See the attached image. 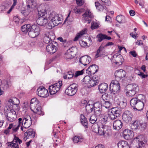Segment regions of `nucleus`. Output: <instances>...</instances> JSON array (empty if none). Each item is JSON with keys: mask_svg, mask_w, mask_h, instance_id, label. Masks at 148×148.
Segmentation results:
<instances>
[{"mask_svg": "<svg viewBox=\"0 0 148 148\" xmlns=\"http://www.w3.org/2000/svg\"><path fill=\"white\" fill-rule=\"evenodd\" d=\"M82 19L86 22H87L88 24H89L90 23L92 19L94 17L92 14L89 10H87L82 15Z\"/></svg>", "mask_w": 148, "mask_h": 148, "instance_id": "obj_13", "label": "nucleus"}, {"mask_svg": "<svg viewBox=\"0 0 148 148\" xmlns=\"http://www.w3.org/2000/svg\"><path fill=\"white\" fill-rule=\"evenodd\" d=\"M55 38L54 35L51 36V35H47L45 36L43 38L44 42L46 44L49 43L50 41L53 40Z\"/></svg>", "mask_w": 148, "mask_h": 148, "instance_id": "obj_36", "label": "nucleus"}, {"mask_svg": "<svg viewBox=\"0 0 148 148\" xmlns=\"http://www.w3.org/2000/svg\"><path fill=\"white\" fill-rule=\"evenodd\" d=\"M94 105L90 104L88 103L86 106V109L87 112L89 113L91 112L93 110Z\"/></svg>", "mask_w": 148, "mask_h": 148, "instance_id": "obj_42", "label": "nucleus"}, {"mask_svg": "<svg viewBox=\"0 0 148 148\" xmlns=\"http://www.w3.org/2000/svg\"><path fill=\"white\" fill-rule=\"evenodd\" d=\"M99 130L97 133L99 135L107 136L110 134V130L108 129V127L106 126L100 127Z\"/></svg>", "mask_w": 148, "mask_h": 148, "instance_id": "obj_16", "label": "nucleus"}, {"mask_svg": "<svg viewBox=\"0 0 148 148\" xmlns=\"http://www.w3.org/2000/svg\"><path fill=\"white\" fill-rule=\"evenodd\" d=\"M80 121L82 125L86 128L88 127V122L84 115L81 114L80 116Z\"/></svg>", "mask_w": 148, "mask_h": 148, "instance_id": "obj_30", "label": "nucleus"}, {"mask_svg": "<svg viewBox=\"0 0 148 148\" xmlns=\"http://www.w3.org/2000/svg\"><path fill=\"white\" fill-rule=\"evenodd\" d=\"M143 97L142 94H139L137 97L132 99L130 101V104L134 110L140 111L143 110L144 105L142 99H139V97Z\"/></svg>", "mask_w": 148, "mask_h": 148, "instance_id": "obj_2", "label": "nucleus"}, {"mask_svg": "<svg viewBox=\"0 0 148 148\" xmlns=\"http://www.w3.org/2000/svg\"><path fill=\"white\" fill-rule=\"evenodd\" d=\"M58 40L60 42L65 43L66 42V40L65 38H63L62 37H60L57 38Z\"/></svg>", "mask_w": 148, "mask_h": 148, "instance_id": "obj_59", "label": "nucleus"}, {"mask_svg": "<svg viewBox=\"0 0 148 148\" xmlns=\"http://www.w3.org/2000/svg\"><path fill=\"white\" fill-rule=\"evenodd\" d=\"M126 95L128 96H132L134 95L136 92L138 90V87L136 84H130L127 86Z\"/></svg>", "mask_w": 148, "mask_h": 148, "instance_id": "obj_6", "label": "nucleus"}, {"mask_svg": "<svg viewBox=\"0 0 148 148\" xmlns=\"http://www.w3.org/2000/svg\"><path fill=\"white\" fill-rule=\"evenodd\" d=\"M114 74L116 77L121 79L125 77L126 72L124 70L120 69L119 70H116L115 71Z\"/></svg>", "mask_w": 148, "mask_h": 148, "instance_id": "obj_27", "label": "nucleus"}, {"mask_svg": "<svg viewBox=\"0 0 148 148\" xmlns=\"http://www.w3.org/2000/svg\"><path fill=\"white\" fill-rule=\"evenodd\" d=\"M71 13V12L70 11L69 12V14L67 17L66 18V20H69V21H72V20H71V19L70 18V14Z\"/></svg>", "mask_w": 148, "mask_h": 148, "instance_id": "obj_63", "label": "nucleus"}, {"mask_svg": "<svg viewBox=\"0 0 148 148\" xmlns=\"http://www.w3.org/2000/svg\"><path fill=\"white\" fill-rule=\"evenodd\" d=\"M73 84L71 85L65 91V93L68 95L73 96L74 95V87Z\"/></svg>", "mask_w": 148, "mask_h": 148, "instance_id": "obj_29", "label": "nucleus"}, {"mask_svg": "<svg viewBox=\"0 0 148 148\" xmlns=\"http://www.w3.org/2000/svg\"><path fill=\"white\" fill-rule=\"evenodd\" d=\"M83 140V137L81 135L75 136V143L82 142Z\"/></svg>", "mask_w": 148, "mask_h": 148, "instance_id": "obj_50", "label": "nucleus"}, {"mask_svg": "<svg viewBox=\"0 0 148 148\" xmlns=\"http://www.w3.org/2000/svg\"><path fill=\"white\" fill-rule=\"evenodd\" d=\"M120 88L119 83L116 80H113L110 84L109 90L111 93L115 94L120 92Z\"/></svg>", "mask_w": 148, "mask_h": 148, "instance_id": "obj_7", "label": "nucleus"}, {"mask_svg": "<svg viewBox=\"0 0 148 148\" xmlns=\"http://www.w3.org/2000/svg\"><path fill=\"white\" fill-rule=\"evenodd\" d=\"M12 129V132L13 133L16 132L18 130V127H15L14 123H11L10 124L8 128L4 130L3 133L7 135L9 134L10 132V130Z\"/></svg>", "mask_w": 148, "mask_h": 148, "instance_id": "obj_22", "label": "nucleus"}, {"mask_svg": "<svg viewBox=\"0 0 148 148\" xmlns=\"http://www.w3.org/2000/svg\"><path fill=\"white\" fill-rule=\"evenodd\" d=\"M30 27L31 26L30 24L24 25L21 27L22 31L24 33H26L29 30Z\"/></svg>", "mask_w": 148, "mask_h": 148, "instance_id": "obj_43", "label": "nucleus"}, {"mask_svg": "<svg viewBox=\"0 0 148 148\" xmlns=\"http://www.w3.org/2000/svg\"><path fill=\"white\" fill-rule=\"evenodd\" d=\"M133 115L132 112L129 110L125 111L122 115L123 120L126 123L130 122L132 120Z\"/></svg>", "mask_w": 148, "mask_h": 148, "instance_id": "obj_12", "label": "nucleus"}, {"mask_svg": "<svg viewBox=\"0 0 148 148\" xmlns=\"http://www.w3.org/2000/svg\"><path fill=\"white\" fill-rule=\"evenodd\" d=\"M15 110L10 108L5 109L4 108V114L6 120L10 122H12L15 120L17 115Z\"/></svg>", "mask_w": 148, "mask_h": 148, "instance_id": "obj_5", "label": "nucleus"}, {"mask_svg": "<svg viewBox=\"0 0 148 148\" xmlns=\"http://www.w3.org/2000/svg\"><path fill=\"white\" fill-rule=\"evenodd\" d=\"M62 82L60 81L57 83L52 85L49 87V90L51 95L56 94L60 89L62 85Z\"/></svg>", "mask_w": 148, "mask_h": 148, "instance_id": "obj_9", "label": "nucleus"}, {"mask_svg": "<svg viewBox=\"0 0 148 148\" xmlns=\"http://www.w3.org/2000/svg\"><path fill=\"white\" fill-rule=\"evenodd\" d=\"M35 132L33 129H29L25 133V137L24 139L26 140L27 138H34L35 136Z\"/></svg>", "mask_w": 148, "mask_h": 148, "instance_id": "obj_23", "label": "nucleus"}, {"mask_svg": "<svg viewBox=\"0 0 148 148\" xmlns=\"http://www.w3.org/2000/svg\"><path fill=\"white\" fill-rule=\"evenodd\" d=\"M87 30L85 29L84 30L81 31L79 33H78L75 37V41L78 40L79 38L80 37L83 35L86 32Z\"/></svg>", "mask_w": 148, "mask_h": 148, "instance_id": "obj_45", "label": "nucleus"}, {"mask_svg": "<svg viewBox=\"0 0 148 148\" xmlns=\"http://www.w3.org/2000/svg\"><path fill=\"white\" fill-rule=\"evenodd\" d=\"M98 66L95 64L90 65L86 70V73L88 75H91L95 74L98 70Z\"/></svg>", "mask_w": 148, "mask_h": 148, "instance_id": "obj_18", "label": "nucleus"}, {"mask_svg": "<svg viewBox=\"0 0 148 148\" xmlns=\"http://www.w3.org/2000/svg\"><path fill=\"white\" fill-rule=\"evenodd\" d=\"M62 18L55 12L47 14L45 17H39L36 21L37 24L40 26L45 25L49 22L47 27L51 29L61 23Z\"/></svg>", "mask_w": 148, "mask_h": 148, "instance_id": "obj_1", "label": "nucleus"}, {"mask_svg": "<svg viewBox=\"0 0 148 148\" xmlns=\"http://www.w3.org/2000/svg\"><path fill=\"white\" fill-rule=\"evenodd\" d=\"M35 33H36L35 32L34 30L31 27L30 31L28 32V35L31 38H34L38 36Z\"/></svg>", "mask_w": 148, "mask_h": 148, "instance_id": "obj_49", "label": "nucleus"}, {"mask_svg": "<svg viewBox=\"0 0 148 148\" xmlns=\"http://www.w3.org/2000/svg\"><path fill=\"white\" fill-rule=\"evenodd\" d=\"M122 109L120 108L114 107L113 108L112 111L108 114L110 119L114 120L116 119L122 113Z\"/></svg>", "mask_w": 148, "mask_h": 148, "instance_id": "obj_8", "label": "nucleus"}, {"mask_svg": "<svg viewBox=\"0 0 148 148\" xmlns=\"http://www.w3.org/2000/svg\"><path fill=\"white\" fill-rule=\"evenodd\" d=\"M97 116H98L96 115L95 114V115H92L90 118V123L92 124L94 123L97 120Z\"/></svg>", "mask_w": 148, "mask_h": 148, "instance_id": "obj_51", "label": "nucleus"}, {"mask_svg": "<svg viewBox=\"0 0 148 148\" xmlns=\"http://www.w3.org/2000/svg\"><path fill=\"white\" fill-rule=\"evenodd\" d=\"M44 6H40L37 8L39 17H45L47 13H46V10L44 8Z\"/></svg>", "mask_w": 148, "mask_h": 148, "instance_id": "obj_24", "label": "nucleus"}, {"mask_svg": "<svg viewBox=\"0 0 148 148\" xmlns=\"http://www.w3.org/2000/svg\"><path fill=\"white\" fill-rule=\"evenodd\" d=\"M124 19V16L122 15H118L116 17V20L120 23H123V21Z\"/></svg>", "mask_w": 148, "mask_h": 148, "instance_id": "obj_54", "label": "nucleus"}, {"mask_svg": "<svg viewBox=\"0 0 148 148\" xmlns=\"http://www.w3.org/2000/svg\"><path fill=\"white\" fill-rule=\"evenodd\" d=\"M129 53L134 57H136L137 56V54L135 51H131Z\"/></svg>", "mask_w": 148, "mask_h": 148, "instance_id": "obj_61", "label": "nucleus"}, {"mask_svg": "<svg viewBox=\"0 0 148 148\" xmlns=\"http://www.w3.org/2000/svg\"><path fill=\"white\" fill-rule=\"evenodd\" d=\"M79 43L81 46L82 47H84L87 45V42L83 41L80 40L79 41Z\"/></svg>", "mask_w": 148, "mask_h": 148, "instance_id": "obj_58", "label": "nucleus"}, {"mask_svg": "<svg viewBox=\"0 0 148 148\" xmlns=\"http://www.w3.org/2000/svg\"><path fill=\"white\" fill-rule=\"evenodd\" d=\"M74 74L71 71H68L64 74L63 77L65 79H69L72 78Z\"/></svg>", "mask_w": 148, "mask_h": 148, "instance_id": "obj_47", "label": "nucleus"}, {"mask_svg": "<svg viewBox=\"0 0 148 148\" xmlns=\"http://www.w3.org/2000/svg\"><path fill=\"white\" fill-rule=\"evenodd\" d=\"M104 48L103 47H100L97 51V53L95 55L96 58L101 56L103 53Z\"/></svg>", "mask_w": 148, "mask_h": 148, "instance_id": "obj_46", "label": "nucleus"}, {"mask_svg": "<svg viewBox=\"0 0 148 148\" xmlns=\"http://www.w3.org/2000/svg\"><path fill=\"white\" fill-rule=\"evenodd\" d=\"M32 27L34 30L35 32L36 33L38 36L40 34V29L39 27L36 25H33L32 26Z\"/></svg>", "mask_w": 148, "mask_h": 148, "instance_id": "obj_48", "label": "nucleus"}, {"mask_svg": "<svg viewBox=\"0 0 148 148\" xmlns=\"http://www.w3.org/2000/svg\"><path fill=\"white\" fill-rule=\"evenodd\" d=\"M104 3L105 5L108 6L111 5V2L109 0H101Z\"/></svg>", "mask_w": 148, "mask_h": 148, "instance_id": "obj_60", "label": "nucleus"}, {"mask_svg": "<svg viewBox=\"0 0 148 148\" xmlns=\"http://www.w3.org/2000/svg\"><path fill=\"white\" fill-rule=\"evenodd\" d=\"M97 37L98 38L97 41L99 42H101L104 39L110 40L111 39V37L108 36L106 35L102 34H98L97 35Z\"/></svg>", "mask_w": 148, "mask_h": 148, "instance_id": "obj_33", "label": "nucleus"}, {"mask_svg": "<svg viewBox=\"0 0 148 148\" xmlns=\"http://www.w3.org/2000/svg\"><path fill=\"white\" fill-rule=\"evenodd\" d=\"M18 125L16 126L14 125L15 127H18V130L20 126L22 125L24 127V116L22 118H19L18 119Z\"/></svg>", "mask_w": 148, "mask_h": 148, "instance_id": "obj_44", "label": "nucleus"}, {"mask_svg": "<svg viewBox=\"0 0 148 148\" xmlns=\"http://www.w3.org/2000/svg\"><path fill=\"white\" fill-rule=\"evenodd\" d=\"M57 43L54 41L50 43L47 45L46 47V50L47 52L50 54H53L57 51Z\"/></svg>", "mask_w": 148, "mask_h": 148, "instance_id": "obj_11", "label": "nucleus"}, {"mask_svg": "<svg viewBox=\"0 0 148 148\" xmlns=\"http://www.w3.org/2000/svg\"><path fill=\"white\" fill-rule=\"evenodd\" d=\"M139 125H141L142 128H145L146 127V124L145 123H143L140 124L139 121H136L132 124V128L133 130H135L138 129L139 126Z\"/></svg>", "mask_w": 148, "mask_h": 148, "instance_id": "obj_26", "label": "nucleus"}, {"mask_svg": "<svg viewBox=\"0 0 148 148\" xmlns=\"http://www.w3.org/2000/svg\"><path fill=\"white\" fill-rule=\"evenodd\" d=\"M93 110L96 115L100 116L102 111V105L99 102H96L94 104Z\"/></svg>", "mask_w": 148, "mask_h": 148, "instance_id": "obj_19", "label": "nucleus"}, {"mask_svg": "<svg viewBox=\"0 0 148 148\" xmlns=\"http://www.w3.org/2000/svg\"><path fill=\"white\" fill-rule=\"evenodd\" d=\"M24 127L26 128L29 127L32 124V120L30 116L29 115L24 116Z\"/></svg>", "mask_w": 148, "mask_h": 148, "instance_id": "obj_21", "label": "nucleus"}, {"mask_svg": "<svg viewBox=\"0 0 148 148\" xmlns=\"http://www.w3.org/2000/svg\"><path fill=\"white\" fill-rule=\"evenodd\" d=\"M108 88V85L106 83H103L100 84L99 86V89L101 93L105 92Z\"/></svg>", "mask_w": 148, "mask_h": 148, "instance_id": "obj_31", "label": "nucleus"}, {"mask_svg": "<svg viewBox=\"0 0 148 148\" xmlns=\"http://www.w3.org/2000/svg\"><path fill=\"white\" fill-rule=\"evenodd\" d=\"M138 75L141 76L143 78H145L147 76V75H145L143 73L141 72H140V74H138Z\"/></svg>", "mask_w": 148, "mask_h": 148, "instance_id": "obj_64", "label": "nucleus"}, {"mask_svg": "<svg viewBox=\"0 0 148 148\" xmlns=\"http://www.w3.org/2000/svg\"><path fill=\"white\" fill-rule=\"evenodd\" d=\"M30 107L31 110L34 112L38 114H42L41 108L39 104V101L36 98L32 99Z\"/></svg>", "mask_w": 148, "mask_h": 148, "instance_id": "obj_4", "label": "nucleus"}, {"mask_svg": "<svg viewBox=\"0 0 148 148\" xmlns=\"http://www.w3.org/2000/svg\"><path fill=\"white\" fill-rule=\"evenodd\" d=\"M91 77L89 75L85 76L82 80V83L83 84H88L90 80L91 79Z\"/></svg>", "mask_w": 148, "mask_h": 148, "instance_id": "obj_41", "label": "nucleus"}, {"mask_svg": "<svg viewBox=\"0 0 148 148\" xmlns=\"http://www.w3.org/2000/svg\"><path fill=\"white\" fill-rule=\"evenodd\" d=\"M98 77L93 76L91 78V79L90 80L88 85L90 87H93L98 83Z\"/></svg>", "mask_w": 148, "mask_h": 148, "instance_id": "obj_28", "label": "nucleus"}, {"mask_svg": "<svg viewBox=\"0 0 148 148\" xmlns=\"http://www.w3.org/2000/svg\"><path fill=\"white\" fill-rule=\"evenodd\" d=\"M95 5L97 9L99 11H102L104 9H105L106 7L101 4L97 1L95 2Z\"/></svg>", "mask_w": 148, "mask_h": 148, "instance_id": "obj_40", "label": "nucleus"}, {"mask_svg": "<svg viewBox=\"0 0 148 148\" xmlns=\"http://www.w3.org/2000/svg\"><path fill=\"white\" fill-rule=\"evenodd\" d=\"M84 9H75V13L77 14H80L82 12H84Z\"/></svg>", "mask_w": 148, "mask_h": 148, "instance_id": "obj_56", "label": "nucleus"}, {"mask_svg": "<svg viewBox=\"0 0 148 148\" xmlns=\"http://www.w3.org/2000/svg\"><path fill=\"white\" fill-rule=\"evenodd\" d=\"M138 140L139 142L138 143L141 144L142 145H146L147 143V140L144 136L142 135H140L136 138Z\"/></svg>", "mask_w": 148, "mask_h": 148, "instance_id": "obj_32", "label": "nucleus"}, {"mask_svg": "<svg viewBox=\"0 0 148 148\" xmlns=\"http://www.w3.org/2000/svg\"><path fill=\"white\" fill-rule=\"evenodd\" d=\"M117 145L119 148H130L127 142L125 141H120Z\"/></svg>", "mask_w": 148, "mask_h": 148, "instance_id": "obj_34", "label": "nucleus"}, {"mask_svg": "<svg viewBox=\"0 0 148 148\" xmlns=\"http://www.w3.org/2000/svg\"><path fill=\"white\" fill-rule=\"evenodd\" d=\"M100 127H99L97 124H95L92 126V129L93 132L97 134L99 132V130Z\"/></svg>", "mask_w": 148, "mask_h": 148, "instance_id": "obj_53", "label": "nucleus"}, {"mask_svg": "<svg viewBox=\"0 0 148 148\" xmlns=\"http://www.w3.org/2000/svg\"><path fill=\"white\" fill-rule=\"evenodd\" d=\"M19 103V100L16 98L15 97H12L7 101L5 108L6 110L10 108V109H12L18 110H19L18 105Z\"/></svg>", "mask_w": 148, "mask_h": 148, "instance_id": "obj_3", "label": "nucleus"}, {"mask_svg": "<svg viewBox=\"0 0 148 148\" xmlns=\"http://www.w3.org/2000/svg\"><path fill=\"white\" fill-rule=\"evenodd\" d=\"M27 10L31 12L37 6L36 0H27Z\"/></svg>", "mask_w": 148, "mask_h": 148, "instance_id": "obj_17", "label": "nucleus"}, {"mask_svg": "<svg viewBox=\"0 0 148 148\" xmlns=\"http://www.w3.org/2000/svg\"><path fill=\"white\" fill-rule=\"evenodd\" d=\"M133 131L128 129L125 130L123 133V135L125 139L130 138V136H132Z\"/></svg>", "mask_w": 148, "mask_h": 148, "instance_id": "obj_37", "label": "nucleus"}, {"mask_svg": "<svg viewBox=\"0 0 148 148\" xmlns=\"http://www.w3.org/2000/svg\"><path fill=\"white\" fill-rule=\"evenodd\" d=\"M22 142V140L17 137H15L13 143H8L7 144V148H19L18 143L19 144Z\"/></svg>", "mask_w": 148, "mask_h": 148, "instance_id": "obj_14", "label": "nucleus"}, {"mask_svg": "<svg viewBox=\"0 0 148 148\" xmlns=\"http://www.w3.org/2000/svg\"><path fill=\"white\" fill-rule=\"evenodd\" d=\"M106 95H103L102 97V99L101 101V104L102 106L105 107L106 108H109L111 106V102L108 99L105 98Z\"/></svg>", "mask_w": 148, "mask_h": 148, "instance_id": "obj_20", "label": "nucleus"}, {"mask_svg": "<svg viewBox=\"0 0 148 148\" xmlns=\"http://www.w3.org/2000/svg\"><path fill=\"white\" fill-rule=\"evenodd\" d=\"M74 48L73 47H72L69 48L67 51L68 54L67 55V57L68 58L71 59L74 57Z\"/></svg>", "mask_w": 148, "mask_h": 148, "instance_id": "obj_39", "label": "nucleus"}, {"mask_svg": "<svg viewBox=\"0 0 148 148\" xmlns=\"http://www.w3.org/2000/svg\"><path fill=\"white\" fill-rule=\"evenodd\" d=\"M122 126L123 123L119 120H116L113 123V127L114 129L119 130L121 128Z\"/></svg>", "mask_w": 148, "mask_h": 148, "instance_id": "obj_25", "label": "nucleus"}, {"mask_svg": "<svg viewBox=\"0 0 148 148\" xmlns=\"http://www.w3.org/2000/svg\"><path fill=\"white\" fill-rule=\"evenodd\" d=\"M37 94L42 97H46L49 95L48 90L44 87L40 86L37 89Z\"/></svg>", "mask_w": 148, "mask_h": 148, "instance_id": "obj_15", "label": "nucleus"}, {"mask_svg": "<svg viewBox=\"0 0 148 148\" xmlns=\"http://www.w3.org/2000/svg\"><path fill=\"white\" fill-rule=\"evenodd\" d=\"M100 24L96 22L92 21L91 23V28L92 29H97L99 27Z\"/></svg>", "mask_w": 148, "mask_h": 148, "instance_id": "obj_52", "label": "nucleus"}, {"mask_svg": "<svg viewBox=\"0 0 148 148\" xmlns=\"http://www.w3.org/2000/svg\"><path fill=\"white\" fill-rule=\"evenodd\" d=\"M99 118V120L101 121L102 124H105L108 121V117L106 115H102L101 114L100 116H98Z\"/></svg>", "mask_w": 148, "mask_h": 148, "instance_id": "obj_38", "label": "nucleus"}, {"mask_svg": "<svg viewBox=\"0 0 148 148\" xmlns=\"http://www.w3.org/2000/svg\"><path fill=\"white\" fill-rule=\"evenodd\" d=\"M13 21L16 23H18L19 21L18 18L16 16H14L13 17Z\"/></svg>", "mask_w": 148, "mask_h": 148, "instance_id": "obj_62", "label": "nucleus"}, {"mask_svg": "<svg viewBox=\"0 0 148 148\" xmlns=\"http://www.w3.org/2000/svg\"><path fill=\"white\" fill-rule=\"evenodd\" d=\"M77 4L79 6L82 5L84 3V0H76Z\"/></svg>", "mask_w": 148, "mask_h": 148, "instance_id": "obj_57", "label": "nucleus"}, {"mask_svg": "<svg viewBox=\"0 0 148 148\" xmlns=\"http://www.w3.org/2000/svg\"><path fill=\"white\" fill-rule=\"evenodd\" d=\"M77 60H76L75 62H77L78 61L79 63H80L81 64L86 66L91 61V58L88 56H82L80 58H77Z\"/></svg>", "mask_w": 148, "mask_h": 148, "instance_id": "obj_10", "label": "nucleus"}, {"mask_svg": "<svg viewBox=\"0 0 148 148\" xmlns=\"http://www.w3.org/2000/svg\"><path fill=\"white\" fill-rule=\"evenodd\" d=\"M113 58L116 64H122V56L121 55L115 54L113 56Z\"/></svg>", "mask_w": 148, "mask_h": 148, "instance_id": "obj_35", "label": "nucleus"}, {"mask_svg": "<svg viewBox=\"0 0 148 148\" xmlns=\"http://www.w3.org/2000/svg\"><path fill=\"white\" fill-rule=\"evenodd\" d=\"M84 70L81 71H76L75 73V77H77L78 76L82 75L84 73Z\"/></svg>", "mask_w": 148, "mask_h": 148, "instance_id": "obj_55", "label": "nucleus"}]
</instances>
